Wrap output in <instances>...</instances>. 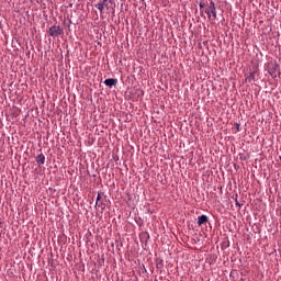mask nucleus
<instances>
[{"mask_svg":"<svg viewBox=\"0 0 281 281\" xmlns=\"http://www.w3.org/2000/svg\"><path fill=\"white\" fill-rule=\"evenodd\" d=\"M204 12L207 15L209 21L216 20V4L213 1L206 3Z\"/></svg>","mask_w":281,"mask_h":281,"instance_id":"obj_1","label":"nucleus"},{"mask_svg":"<svg viewBox=\"0 0 281 281\" xmlns=\"http://www.w3.org/2000/svg\"><path fill=\"white\" fill-rule=\"evenodd\" d=\"M48 34L49 36L56 37V36H60L63 34V29H60V26H50L48 30Z\"/></svg>","mask_w":281,"mask_h":281,"instance_id":"obj_2","label":"nucleus"},{"mask_svg":"<svg viewBox=\"0 0 281 281\" xmlns=\"http://www.w3.org/2000/svg\"><path fill=\"white\" fill-rule=\"evenodd\" d=\"M104 85L105 87H109L111 89L112 87H115V85H117V79H113V78L105 79Z\"/></svg>","mask_w":281,"mask_h":281,"instance_id":"obj_3","label":"nucleus"},{"mask_svg":"<svg viewBox=\"0 0 281 281\" xmlns=\"http://www.w3.org/2000/svg\"><path fill=\"white\" fill-rule=\"evenodd\" d=\"M109 2L111 3V0H103L102 3L95 4V8L99 9L100 12H102V10H104V7L109 8Z\"/></svg>","mask_w":281,"mask_h":281,"instance_id":"obj_4","label":"nucleus"},{"mask_svg":"<svg viewBox=\"0 0 281 281\" xmlns=\"http://www.w3.org/2000/svg\"><path fill=\"white\" fill-rule=\"evenodd\" d=\"M35 161H36L37 166L45 165V155L44 154L37 155L35 158Z\"/></svg>","mask_w":281,"mask_h":281,"instance_id":"obj_5","label":"nucleus"},{"mask_svg":"<svg viewBox=\"0 0 281 281\" xmlns=\"http://www.w3.org/2000/svg\"><path fill=\"white\" fill-rule=\"evenodd\" d=\"M204 223H207L206 215H201L198 217V225H203Z\"/></svg>","mask_w":281,"mask_h":281,"instance_id":"obj_6","label":"nucleus"},{"mask_svg":"<svg viewBox=\"0 0 281 281\" xmlns=\"http://www.w3.org/2000/svg\"><path fill=\"white\" fill-rule=\"evenodd\" d=\"M254 80V72H250V75L246 78V82H251Z\"/></svg>","mask_w":281,"mask_h":281,"instance_id":"obj_7","label":"nucleus"},{"mask_svg":"<svg viewBox=\"0 0 281 281\" xmlns=\"http://www.w3.org/2000/svg\"><path fill=\"white\" fill-rule=\"evenodd\" d=\"M101 199H102V194H101V193H98L95 205H100V200H101Z\"/></svg>","mask_w":281,"mask_h":281,"instance_id":"obj_8","label":"nucleus"},{"mask_svg":"<svg viewBox=\"0 0 281 281\" xmlns=\"http://www.w3.org/2000/svg\"><path fill=\"white\" fill-rule=\"evenodd\" d=\"M235 205H237V207H241V204L238 203V194L235 195Z\"/></svg>","mask_w":281,"mask_h":281,"instance_id":"obj_9","label":"nucleus"},{"mask_svg":"<svg viewBox=\"0 0 281 281\" xmlns=\"http://www.w3.org/2000/svg\"><path fill=\"white\" fill-rule=\"evenodd\" d=\"M205 8V2H200V10H203Z\"/></svg>","mask_w":281,"mask_h":281,"instance_id":"obj_10","label":"nucleus"},{"mask_svg":"<svg viewBox=\"0 0 281 281\" xmlns=\"http://www.w3.org/2000/svg\"><path fill=\"white\" fill-rule=\"evenodd\" d=\"M161 183L166 184V181H164V179L160 180Z\"/></svg>","mask_w":281,"mask_h":281,"instance_id":"obj_11","label":"nucleus"},{"mask_svg":"<svg viewBox=\"0 0 281 281\" xmlns=\"http://www.w3.org/2000/svg\"><path fill=\"white\" fill-rule=\"evenodd\" d=\"M155 281H158L157 279H155Z\"/></svg>","mask_w":281,"mask_h":281,"instance_id":"obj_12","label":"nucleus"}]
</instances>
